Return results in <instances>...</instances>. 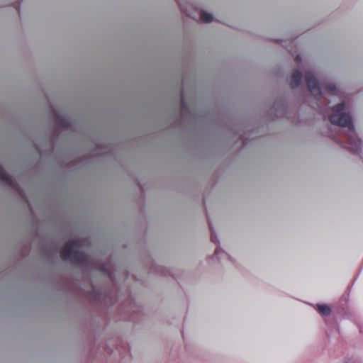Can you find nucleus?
<instances>
[{
  "mask_svg": "<svg viewBox=\"0 0 363 363\" xmlns=\"http://www.w3.org/2000/svg\"><path fill=\"white\" fill-rule=\"evenodd\" d=\"M345 108L344 102L333 106V113L330 116L329 121L333 125L347 128V133H344L347 139L345 147L354 155H359L362 152V140L357 136L352 116L345 112Z\"/></svg>",
  "mask_w": 363,
  "mask_h": 363,
  "instance_id": "nucleus-1",
  "label": "nucleus"
},
{
  "mask_svg": "<svg viewBox=\"0 0 363 363\" xmlns=\"http://www.w3.org/2000/svg\"><path fill=\"white\" fill-rule=\"evenodd\" d=\"M79 240H72L67 242L61 252V257L65 261H69L76 265H82L87 262L88 256L79 250Z\"/></svg>",
  "mask_w": 363,
  "mask_h": 363,
  "instance_id": "nucleus-2",
  "label": "nucleus"
},
{
  "mask_svg": "<svg viewBox=\"0 0 363 363\" xmlns=\"http://www.w3.org/2000/svg\"><path fill=\"white\" fill-rule=\"evenodd\" d=\"M305 79L311 94L315 97H320L322 89L314 72L312 70L307 71L305 74Z\"/></svg>",
  "mask_w": 363,
  "mask_h": 363,
  "instance_id": "nucleus-3",
  "label": "nucleus"
},
{
  "mask_svg": "<svg viewBox=\"0 0 363 363\" xmlns=\"http://www.w3.org/2000/svg\"><path fill=\"white\" fill-rule=\"evenodd\" d=\"M303 74L298 69H295L293 72L289 84L291 88H297L302 82Z\"/></svg>",
  "mask_w": 363,
  "mask_h": 363,
  "instance_id": "nucleus-4",
  "label": "nucleus"
},
{
  "mask_svg": "<svg viewBox=\"0 0 363 363\" xmlns=\"http://www.w3.org/2000/svg\"><path fill=\"white\" fill-rule=\"evenodd\" d=\"M0 179L7 185L14 188L16 182L12 176L9 175L8 172L0 164Z\"/></svg>",
  "mask_w": 363,
  "mask_h": 363,
  "instance_id": "nucleus-5",
  "label": "nucleus"
},
{
  "mask_svg": "<svg viewBox=\"0 0 363 363\" xmlns=\"http://www.w3.org/2000/svg\"><path fill=\"white\" fill-rule=\"evenodd\" d=\"M211 259H228V260L232 261L231 257L227 252H225L224 250H223L221 249V247H220L219 246L216 247L215 252Z\"/></svg>",
  "mask_w": 363,
  "mask_h": 363,
  "instance_id": "nucleus-6",
  "label": "nucleus"
},
{
  "mask_svg": "<svg viewBox=\"0 0 363 363\" xmlns=\"http://www.w3.org/2000/svg\"><path fill=\"white\" fill-rule=\"evenodd\" d=\"M315 308L317 311L323 316H328L331 313V308L325 303H318L316 304Z\"/></svg>",
  "mask_w": 363,
  "mask_h": 363,
  "instance_id": "nucleus-7",
  "label": "nucleus"
},
{
  "mask_svg": "<svg viewBox=\"0 0 363 363\" xmlns=\"http://www.w3.org/2000/svg\"><path fill=\"white\" fill-rule=\"evenodd\" d=\"M200 18L202 22L204 23H210L213 21V16L211 13H208L205 11H201L200 12Z\"/></svg>",
  "mask_w": 363,
  "mask_h": 363,
  "instance_id": "nucleus-8",
  "label": "nucleus"
},
{
  "mask_svg": "<svg viewBox=\"0 0 363 363\" xmlns=\"http://www.w3.org/2000/svg\"><path fill=\"white\" fill-rule=\"evenodd\" d=\"M57 123L60 127L67 128L69 125V123L65 118L57 116Z\"/></svg>",
  "mask_w": 363,
  "mask_h": 363,
  "instance_id": "nucleus-9",
  "label": "nucleus"
},
{
  "mask_svg": "<svg viewBox=\"0 0 363 363\" xmlns=\"http://www.w3.org/2000/svg\"><path fill=\"white\" fill-rule=\"evenodd\" d=\"M326 89L328 92L331 93L333 95H337L338 94V91L335 83H329L327 85Z\"/></svg>",
  "mask_w": 363,
  "mask_h": 363,
  "instance_id": "nucleus-10",
  "label": "nucleus"
},
{
  "mask_svg": "<svg viewBox=\"0 0 363 363\" xmlns=\"http://www.w3.org/2000/svg\"><path fill=\"white\" fill-rule=\"evenodd\" d=\"M210 229H211V240L212 242H214V243H219V240H218V236L216 235V233L214 232V230H213L212 227L210 225Z\"/></svg>",
  "mask_w": 363,
  "mask_h": 363,
  "instance_id": "nucleus-11",
  "label": "nucleus"
},
{
  "mask_svg": "<svg viewBox=\"0 0 363 363\" xmlns=\"http://www.w3.org/2000/svg\"><path fill=\"white\" fill-rule=\"evenodd\" d=\"M100 270L105 274L108 275V277H111V272L106 268V266L105 264H101L100 266Z\"/></svg>",
  "mask_w": 363,
  "mask_h": 363,
  "instance_id": "nucleus-12",
  "label": "nucleus"
},
{
  "mask_svg": "<svg viewBox=\"0 0 363 363\" xmlns=\"http://www.w3.org/2000/svg\"><path fill=\"white\" fill-rule=\"evenodd\" d=\"M345 363H362V362L358 357H352L347 360Z\"/></svg>",
  "mask_w": 363,
  "mask_h": 363,
  "instance_id": "nucleus-13",
  "label": "nucleus"
},
{
  "mask_svg": "<svg viewBox=\"0 0 363 363\" xmlns=\"http://www.w3.org/2000/svg\"><path fill=\"white\" fill-rule=\"evenodd\" d=\"M295 60L297 62H301L302 60V58L300 55H297L295 57Z\"/></svg>",
  "mask_w": 363,
  "mask_h": 363,
  "instance_id": "nucleus-14",
  "label": "nucleus"
},
{
  "mask_svg": "<svg viewBox=\"0 0 363 363\" xmlns=\"http://www.w3.org/2000/svg\"><path fill=\"white\" fill-rule=\"evenodd\" d=\"M279 106V102L278 101H275L273 106V109L277 110V108Z\"/></svg>",
  "mask_w": 363,
  "mask_h": 363,
  "instance_id": "nucleus-15",
  "label": "nucleus"
},
{
  "mask_svg": "<svg viewBox=\"0 0 363 363\" xmlns=\"http://www.w3.org/2000/svg\"><path fill=\"white\" fill-rule=\"evenodd\" d=\"M334 141L337 144H341L342 142L336 137H334Z\"/></svg>",
  "mask_w": 363,
  "mask_h": 363,
  "instance_id": "nucleus-16",
  "label": "nucleus"
}]
</instances>
